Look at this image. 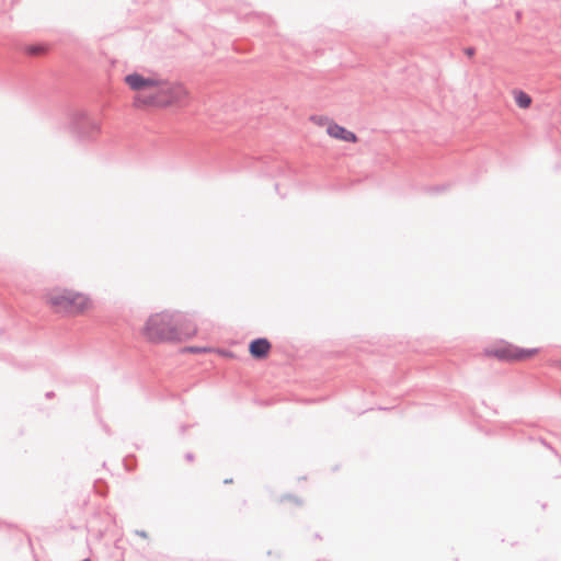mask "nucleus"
Wrapping results in <instances>:
<instances>
[{"label": "nucleus", "mask_w": 561, "mask_h": 561, "mask_svg": "<svg viewBox=\"0 0 561 561\" xmlns=\"http://www.w3.org/2000/svg\"><path fill=\"white\" fill-rule=\"evenodd\" d=\"M125 82L134 91L147 92L135 98L136 106L164 107L181 102L186 95L182 84L161 80L158 78H145L139 73H130L125 77Z\"/></svg>", "instance_id": "f257e3e1"}, {"label": "nucleus", "mask_w": 561, "mask_h": 561, "mask_svg": "<svg viewBox=\"0 0 561 561\" xmlns=\"http://www.w3.org/2000/svg\"><path fill=\"white\" fill-rule=\"evenodd\" d=\"M71 128L82 139H92L100 131L99 123L82 111L73 112Z\"/></svg>", "instance_id": "20e7f679"}, {"label": "nucleus", "mask_w": 561, "mask_h": 561, "mask_svg": "<svg viewBox=\"0 0 561 561\" xmlns=\"http://www.w3.org/2000/svg\"><path fill=\"white\" fill-rule=\"evenodd\" d=\"M186 459H187L188 461H192V460H193V455H192V454H187V455H186Z\"/></svg>", "instance_id": "4468645a"}, {"label": "nucleus", "mask_w": 561, "mask_h": 561, "mask_svg": "<svg viewBox=\"0 0 561 561\" xmlns=\"http://www.w3.org/2000/svg\"><path fill=\"white\" fill-rule=\"evenodd\" d=\"M53 397H54V392H47V393H46V398H48V399H49V398H53Z\"/></svg>", "instance_id": "2eb2a0df"}, {"label": "nucleus", "mask_w": 561, "mask_h": 561, "mask_svg": "<svg viewBox=\"0 0 561 561\" xmlns=\"http://www.w3.org/2000/svg\"><path fill=\"white\" fill-rule=\"evenodd\" d=\"M136 534L140 537L147 538V533L144 530H137Z\"/></svg>", "instance_id": "ddd939ff"}, {"label": "nucleus", "mask_w": 561, "mask_h": 561, "mask_svg": "<svg viewBox=\"0 0 561 561\" xmlns=\"http://www.w3.org/2000/svg\"><path fill=\"white\" fill-rule=\"evenodd\" d=\"M49 302L58 312L79 313L88 306L89 299L79 293L64 291L53 295Z\"/></svg>", "instance_id": "7ed1b4c3"}, {"label": "nucleus", "mask_w": 561, "mask_h": 561, "mask_svg": "<svg viewBox=\"0 0 561 561\" xmlns=\"http://www.w3.org/2000/svg\"><path fill=\"white\" fill-rule=\"evenodd\" d=\"M174 313L161 312L151 316L146 322L144 334L153 342L173 341L174 335Z\"/></svg>", "instance_id": "f03ea898"}, {"label": "nucleus", "mask_w": 561, "mask_h": 561, "mask_svg": "<svg viewBox=\"0 0 561 561\" xmlns=\"http://www.w3.org/2000/svg\"><path fill=\"white\" fill-rule=\"evenodd\" d=\"M45 51V47L42 45H30L26 47V53L28 55L37 56Z\"/></svg>", "instance_id": "9d476101"}, {"label": "nucleus", "mask_w": 561, "mask_h": 561, "mask_svg": "<svg viewBox=\"0 0 561 561\" xmlns=\"http://www.w3.org/2000/svg\"><path fill=\"white\" fill-rule=\"evenodd\" d=\"M327 131L331 137L343 141L355 142L357 140V137L353 131H350L335 123L329 124Z\"/></svg>", "instance_id": "6e6552de"}, {"label": "nucleus", "mask_w": 561, "mask_h": 561, "mask_svg": "<svg viewBox=\"0 0 561 561\" xmlns=\"http://www.w3.org/2000/svg\"><path fill=\"white\" fill-rule=\"evenodd\" d=\"M174 337L173 341H182L190 339L196 334L197 328L195 323L185 314L174 312Z\"/></svg>", "instance_id": "39448f33"}, {"label": "nucleus", "mask_w": 561, "mask_h": 561, "mask_svg": "<svg viewBox=\"0 0 561 561\" xmlns=\"http://www.w3.org/2000/svg\"><path fill=\"white\" fill-rule=\"evenodd\" d=\"M185 351H187L190 353H205V352H208V348H206V347H197V346H190V347H186Z\"/></svg>", "instance_id": "9b49d317"}, {"label": "nucleus", "mask_w": 561, "mask_h": 561, "mask_svg": "<svg viewBox=\"0 0 561 561\" xmlns=\"http://www.w3.org/2000/svg\"><path fill=\"white\" fill-rule=\"evenodd\" d=\"M465 53H466V55H468V56H472V55L474 54V48H472V47H468V48H466Z\"/></svg>", "instance_id": "f8f14e48"}, {"label": "nucleus", "mask_w": 561, "mask_h": 561, "mask_svg": "<svg viewBox=\"0 0 561 561\" xmlns=\"http://www.w3.org/2000/svg\"><path fill=\"white\" fill-rule=\"evenodd\" d=\"M272 345L265 337H259L250 343L249 351L252 357L256 359L265 358L271 350Z\"/></svg>", "instance_id": "0eeeda50"}, {"label": "nucleus", "mask_w": 561, "mask_h": 561, "mask_svg": "<svg viewBox=\"0 0 561 561\" xmlns=\"http://www.w3.org/2000/svg\"><path fill=\"white\" fill-rule=\"evenodd\" d=\"M537 352V348H519L507 345L496 348L495 356L503 360H522L534 356Z\"/></svg>", "instance_id": "423d86ee"}, {"label": "nucleus", "mask_w": 561, "mask_h": 561, "mask_svg": "<svg viewBox=\"0 0 561 561\" xmlns=\"http://www.w3.org/2000/svg\"><path fill=\"white\" fill-rule=\"evenodd\" d=\"M515 102L520 108H527L531 104V98L523 91H517L515 92Z\"/></svg>", "instance_id": "1a4fd4ad"}]
</instances>
